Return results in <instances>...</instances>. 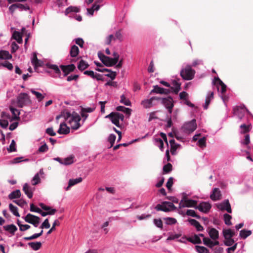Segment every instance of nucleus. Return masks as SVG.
<instances>
[{
    "label": "nucleus",
    "mask_w": 253,
    "mask_h": 253,
    "mask_svg": "<svg viewBox=\"0 0 253 253\" xmlns=\"http://www.w3.org/2000/svg\"><path fill=\"white\" fill-rule=\"evenodd\" d=\"M67 120L72 129H77L80 127L81 117L77 113H73L71 115L68 114Z\"/></svg>",
    "instance_id": "nucleus-1"
},
{
    "label": "nucleus",
    "mask_w": 253,
    "mask_h": 253,
    "mask_svg": "<svg viewBox=\"0 0 253 253\" xmlns=\"http://www.w3.org/2000/svg\"><path fill=\"white\" fill-rule=\"evenodd\" d=\"M195 72L190 65H186L180 72L181 77L185 80H192L195 75Z\"/></svg>",
    "instance_id": "nucleus-2"
},
{
    "label": "nucleus",
    "mask_w": 253,
    "mask_h": 253,
    "mask_svg": "<svg viewBox=\"0 0 253 253\" xmlns=\"http://www.w3.org/2000/svg\"><path fill=\"white\" fill-rule=\"evenodd\" d=\"M106 118H109L112 123L117 127L120 126V120L123 121L124 116L122 114L118 112H112L106 116Z\"/></svg>",
    "instance_id": "nucleus-3"
},
{
    "label": "nucleus",
    "mask_w": 253,
    "mask_h": 253,
    "mask_svg": "<svg viewBox=\"0 0 253 253\" xmlns=\"http://www.w3.org/2000/svg\"><path fill=\"white\" fill-rule=\"evenodd\" d=\"M197 128L196 121L195 119L185 122L182 127L183 131L186 133H190L193 132Z\"/></svg>",
    "instance_id": "nucleus-4"
},
{
    "label": "nucleus",
    "mask_w": 253,
    "mask_h": 253,
    "mask_svg": "<svg viewBox=\"0 0 253 253\" xmlns=\"http://www.w3.org/2000/svg\"><path fill=\"white\" fill-rule=\"evenodd\" d=\"M31 103L30 97L26 93H20L17 98V103L19 107H23Z\"/></svg>",
    "instance_id": "nucleus-5"
},
{
    "label": "nucleus",
    "mask_w": 253,
    "mask_h": 253,
    "mask_svg": "<svg viewBox=\"0 0 253 253\" xmlns=\"http://www.w3.org/2000/svg\"><path fill=\"white\" fill-rule=\"evenodd\" d=\"M160 98L157 97H152L149 99H145L141 101V105L143 108L147 109L150 108L153 106L156 105L159 102Z\"/></svg>",
    "instance_id": "nucleus-6"
},
{
    "label": "nucleus",
    "mask_w": 253,
    "mask_h": 253,
    "mask_svg": "<svg viewBox=\"0 0 253 253\" xmlns=\"http://www.w3.org/2000/svg\"><path fill=\"white\" fill-rule=\"evenodd\" d=\"M197 202L195 200L189 199L186 196H183L179 204V208L185 207H195Z\"/></svg>",
    "instance_id": "nucleus-7"
},
{
    "label": "nucleus",
    "mask_w": 253,
    "mask_h": 253,
    "mask_svg": "<svg viewBox=\"0 0 253 253\" xmlns=\"http://www.w3.org/2000/svg\"><path fill=\"white\" fill-rule=\"evenodd\" d=\"M175 208V206L172 203L169 202H164L163 205L159 204L156 207L157 211H161L165 212L169 211Z\"/></svg>",
    "instance_id": "nucleus-8"
},
{
    "label": "nucleus",
    "mask_w": 253,
    "mask_h": 253,
    "mask_svg": "<svg viewBox=\"0 0 253 253\" xmlns=\"http://www.w3.org/2000/svg\"><path fill=\"white\" fill-rule=\"evenodd\" d=\"M24 219L26 222L33 224L35 227L39 226L40 222V217L31 213H28Z\"/></svg>",
    "instance_id": "nucleus-9"
},
{
    "label": "nucleus",
    "mask_w": 253,
    "mask_h": 253,
    "mask_svg": "<svg viewBox=\"0 0 253 253\" xmlns=\"http://www.w3.org/2000/svg\"><path fill=\"white\" fill-rule=\"evenodd\" d=\"M246 111L250 115H251L250 111L246 108L244 105L237 106L234 108V115L237 116L240 120H241L243 118Z\"/></svg>",
    "instance_id": "nucleus-10"
},
{
    "label": "nucleus",
    "mask_w": 253,
    "mask_h": 253,
    "mask_svg": "<svg viewBox=\"0 0 253 253\" xmlns=\"http://www.w3.org/2000/svg\"><path fill=\"white\" fill-rule=\"evenodd\" d=\"M159 102H161L168 109L169 114L172 112V109L173 107V99L170 97L167 98H160Z\"/></svg>",
    "instance_id": "nucleus-11"
},
{
    "label": "nucleus",
    "mask_w": 253,
    "mask_h": 253,
    "mask_svg": "<svg viewBox=\"0 0 253 253\" xmlns=\"http://www.w3.org/2000/svg\"><path fill=\"white\" fill-rule=\"evenodd\" d=\"M217 208L220 211H225L228 213L232 212V210L228 200H225L222 202L217 205Z\"/></svg>",
    "instance_id": "nucleus-12"
},
{
    "label": "nucleus",
    "mask_w": 253,
    "mask_h": 253,
    "mask_svg": "<svg viewBox=\"0 0 253 253\" xmlns=\"http://www.w3.org/2000/svg\"><path fill=\"white\" fill-rule=\"evenodd\" d=\"M207 231L211 239L213 240H217L219 238L218 231L215 228L212 227H209L207 229Z\"/></svg>",
    "instance_id": "nucleus-13"
},
{
    "label": "nucleus",
    "mask_w": 253,
    "mask_h": 253,
    "mask_svg": "<svg viewBox=\"0 0 253 253\" xmlns=\"http://www.w3.org/2000/svg\"><path fill=\"white\" fill-rule=\"evenodd\" d=\"M211 208V205L208 202L201 203L197 207V209L201 211L204 212H208Z\"/></svg>",
    "instance_id": "nucleus-14"
},
{
    "label": "nucleus",
    "mask_w": 253,
    "mask_h": 253,
    "mask_svg": "<svg viewBox=\"0 0 253 253\" xmlns=\"http://www.w3.org/2000/svg\"><path fill=\"white\" fill-rule=\"evenodd\" d=\"M60 68L64 72V76H66L71 72H72L75 69V66L74 64H70L66 66L61 65Z\"/></svg>",
    "instance_id": "nucleus-15"
},
{
    "label": "nucleus",
    "mask_w": 253,
    "mask_h": 253,
    "mask_svg": "<svg viewBox=\"0 0 253 253\" xmlns=\"http://www.w3.org/2000/svg\"><path fill=\"white\" fill-rule=\"evenodd\" d=\"M100 1L97 0L94 2L91 8H87V14L90 16H92L95 10H98L100 8V5L98 3Z\"/></svg>",
    "instance_id": "nucleus-16"
},
{
    "label": "nucleus",
    "mask_w": 253,
    "mask_h": 253,
    "mask_svg": "<svg viewBox=\"0 0 253 253\" xmlns=\"http://www.w3.org/2000/svg\"><path fill=\"white\" fill-rule=\"evenodd\" d=\"M44 174V172L42 169L40 170L39 172L37 173L32 179V184L33 185H36L41 182L40 175H42Z\"/></svg>",
    "instance_id": "nucleus-17"
},
{
    "label": "nucleus",
    "mask_w": 253,
    "mask_h": 253,
    "mask_svg": "<svg viewBox=\"0 0 253 253\" xmlns=\"http://www.w3.org/2000/svg\"><path fill=\"white\" fill-rule=\"evenodd\" d=\"M169 92L168 89L161 87L158 85L154 86V88L151 91L150 93H156L160 94H167Z\"/></svg>",
    "instance_id": "nucleus-18"
},
{
    "label": "nucleus",
    "mask_w": 253,
    "mask_h": 253,
    "mask_svg": "<svg viewBox=\"0 0 253 253\" xmlns=\"http://www.w3.org/2000/svg\"><path fill=\"white\" fill-rule=\"evenodd\" d=\"M70 129L69 127L67 126L66 124L64 123H61L60 127L57 131V132L59 134H66L69 133Z\"/></svg>",
    "instance_id": "nucleus-19"
},
{
    "label": "nucleus",
    "mask_w": 253,
    "mask_h": 253,
    "mask_svg": "<svg viewBox=\"0 0 253 253\" xmlns=\"http://www.w3.org/2000/svg\"><path fill=\"white\" fill-rule=\"evenodd\" d=\"M221 192L218 188H214L212 193L211 195V198L213 201H217L220 199Z\"/></svg>",
    "instance_id": "nucleus-20"
},
{
    "label": "nucleus",
    "mask_w": 253,
    "mask_h": 253,
    "mask_svg": "<svg viewBox=\"0 0 253 253\" xmlns=\"http://www.w3.org/2000/svg\"><path fill=\"white\" fill-rule=\"evenodd\" d=\"M3 118H6L7 119H10V115L9 114H7L6 113H3ZM8 125V122L7 120H5L4 119H0V126H1V127L3 128H5L7 127Z\"/></svg>",
    "instance_id": "nucleus-21"
},
{
    "label": "nucleus",
    "mask_w": 253,
    "mask_h": 253,
    "mask_svg": "<svg viewBox=\"0 0 253 253\" xmlns=\"http://www.w3.org/2000/svg\"><path fill=\"white\" fill-rule=\"evenodd\" d=\"M4 229L11 234L10 236L13 235L17 230V228L14 224H10L3 226Z\"/></svg>",
    "instance_id": "nucleus-22"
},
{
    "label": "nucleus",
    "mask_w": 253,
    "mask_h": 253,
    "mask_svg": "<svg viewBox=\"0 0 253 253\" xmlns=\"http://www.w3.org/2000/svg\"><path fill=\"white\" fill-rule=\"evenodd\" d=\"M171 147V153L172 155H175L176 150L180 146L177 143H176L174 139H171L169 141Z\"/></svg>",
    "instance_id": "nucleus-23"
},
{
    "label": "nucleus",
    "mask_w": 253,
    "mask_h": 253,
    "mask_svg": "<svg viewBox=\"0 0 253 253\" xmlns=\"http://www.w3.org/2000/svg\"><path fill=\"white\" fill-rule=\"evenodd\" d=\"M223 234L225 239L232 238L235 235V232L231 229H225L223 230Z\"/></svg>",
    "instance_id": "nucleus-24"
},
{
    "label": "nucleus",
    "mask_w": 253,
    "mask_h": 253,
    "mask_svg": "<svg viewBox=\"0 0 253 253\" xmlns=\"http://www.w3.org/2000/svg\"><path fill=\"white\" fill-rule=\"evenodd\" d=\"M218 83L217 89L222 93H224L226 90V85L219 78L216 79Z\"/></svg>",
    "instance_id": "nucleus-25"
},
{
    "label": "nucleus",
    "mask_w": 253,
    "mask_h": 253,
    "mask_svg": "<svg viewBox=\"0 0 253 253\" xmlns=\"http://www.w3.org/2000/svg\"><path fill=\"white\" fill-rule=\"evenodd\" d=\"M83 179L82 177H78L76 179H71L69 181V184L67 187L66 188V190H68L70 187L73 186L81 182H82Z\"/></svg>",
    "instance_id": "nucleus-26"
},
{
    "label": "nucleus",
    "mask_w": 253,
    "mask_h": 253,
    "mask_svg": "<svg viewBox=\"0 0 253 253\" xmlns=\"http://www.w3.org/2000/svg\"><path fill=\"white\" fill-rule=\"evenodd\" d=\"M189 222L191 224V225L195 227L197 231H201L203 230V227L201 225L200 223L196 220L194 219H190L189 220Z\"/></svg>",
    "instance_id": "nucleus-27"
},
{
    "label": "nucleus",
    "mask_w": 253,
    "mask_h": 253,
    "mask_svg": "<svg viewBox=\"0 0 253 253\" xmlns=\"http://www.w3.org/2000/svg\"><path fill=\"white\" fill-rule=\"evenodd\" d=\"M23 190L29 198L30 199L33 197V193L27 183H25L23 185Z\"/></svg>",
    "instance_id": "nucleus-28"
},
{
    "label": "nucleus",
    "mask_w": 253,
    "mask_h": 253,
    "mask_svg": "<svg viewBox=\"0 0 253 253\" xmlns=\"http://www.w3.org/2000/svg\"><path fill=\"white\" fill-rule=\"evenodd\" d=\"M12 56L9 52L6 50H1L0 51V59H11Z\"/></svg>",
    "instance_id": "nucleus-29"
},
{
    "label": "nucleus",
    "mask_w": 253,
    "mask_h": 253,
    "mask_svg": "<svg viewBox=\"0 0 253 253\" xmlns=\"http://www.w3.org/2000/svg\"><path fill=\"white\" fill-rule=\"evenodd\" d=\"M32 65L35 67V68L38 67L39 66H41L42 62L38 59L37 57V55L35 53H33V58L31 60Z\"/></svg>",
    "instance_id": "nucleus-30"
},
{
    "label": "nucleus",
    "mask_w": 253,
    "mask_h": 253,
    "mask_svg": "<svg viewBox=\"0 0 253 253\" xmlns=\"http://www.w3.org/2000/svg\"><path fill=\"white\" fill-rule=\"evenodd\" d=\"M12 37L18 43H21L22 42V36L20 32L16 31H14L12 34Z\"/></svg>",
    "instance_id": "nucleus-31"
},
{
    "label": "nucleus",
    "mask_w": 253,
    "mask_h": 253,
    "mask_svg": "<svg viewBox=\"0 0 253 253\" xmlns=\"http://www.w3.org/2000/svg\"><path fill=\"white\" fill-rule=\"evenodd\" d=\"M30 91L33 94L35 95L39 102L41 101L44 98V95H42L41 93L36 91L35 89L32 88L30 89Z\"/></svg>",
    "instance_id": "nucleus-32"
},
{
    "label": "nucleus",
    "mask_w": 253,
    "mask_h": 253,
    "mask_svg": "<svg viewBox=\"0 0 253 253\" xmlns=\"http://www.w3.org/2000/svg\"><path fill=\"white\" fill-rule=\"evenodd\" d=\"M188 239L189 242L194 244L201 243V240L200 238H199V235H195L192 237H189Z\"/></svg>",
    "instance_id": "nucleus-33"
},
{
    "label": "nucleus",
    "mask_w": 253,
    "mask_h": 253,
    "mask_svg": "<svg viewBox=\"0 0 253 253\" xmlns=\"http://www.w3.org/2000/svg\"><path fill=\"white\" fill-rule=\"evenodd\" d=\"M28 245L34 251H38L42 247V243L40 242H30Z\"/></svg>",
    "instance_id": "nucleus-34"
},
{
    "label": "nucleus",
    "mask_w": 253,
    "mask_h": 253,
    "mask_svg": "<svg viewBox=\"0 0 253 253\" xmlns=\"http://www.w3.org/2000/svg\"><path fill=\"white\" fill-rule=\"evenodd\" d=\"M104 60L102 63L104 64L106 66L111 67L116 65L113 60L112 58L107 56L106 57H104Z\"/></svg>",
    "instance_id": "nucleus-35"
},
{
    "label": "nucleus",
    "mask_w": 253,
    "mask_h": 253,
    "mask_svg": "<svg viewBox=\"0 0 253 253\" xmlns=\"http://www.w3.org/2000/svg\"><path fill=\"white\" fill-rule=\"evenodd\" d=\"M21 196V192L19 190H16L12 192L8 195V198L12 200L16 198H18Z\"/></svg>",
    "instance_id": "nucleus-36"
},
{
    "label": "nucleus",
    "mask_w": 253,
    "mask_h": 253,
    "mask_svg": "<svg viewBox=\"0 0 253 253\" xmlns=\"http://www.w3.org/2000/svg\"><path fill=\"white\" fill-rule=\"evenodd\" d=\"M118 111H121L124 112L126 115L129 116L131 114V110L128 108H126L122 106H118L116 108Z\"/></svg>",
    "instance_id": "nucleus-37"
},
{
    "label": "nucleus",
    "mask_w": 253,
    "mask_h": 253,
    "mask_svg": "<svg viewBox=\"0 0 253 253\" xmlns=\"http://www.w3.org/2000/svg\"><path fill=\"white\" fill-rule=\"evenodd\" d=\"M28 161H29L28 159H25L23 160L22 157H16V158H15L14 159H13V160L9 161L8 164L13 165V164H18L21 162H28Z\"/></svg>",
    "instance_id": "nucleus-38"
},
{
    "label": "nucleus",
    "mask_w": 253,
    "mask_h": 253,
    "mask_svg": "<svg viewBox=\"0 0 253 253\" xmlns=\"http://www.w3.org/2000/svg\"><path fill=\"white\" fill-rule=\"evenodd\" d=\"M79 52V49L77 46L74 45L72 46L70 53L72 57H76Z\"/></svg>",
    "instance_id": "nucleus-39"
},
{
    "label": "nucleus",
    "mask_w": 253,
    "mask_h": 253,
    "mask_svg": "<svg viewBox=\"0 0 253 253\" xmlns=\"http://www.w3.org/2000/svg\"><path fill=\"white\" fill-rule=\"evenodd\" d=\"M43 233V230H41V232L39 233H36L29 237H24V240L25 241L32 240L37 239L40 237Z\"/></svg>",
    "instance_id": "nucleus-40"
},
{
    "label": "nucleus",
    "mask_w": 253,
    "mask_h": 253,
    "mask_svg": "<svg viewBox=\"0 0 253 253\" xmlns=\"http://www.w3.org/2000/svg\"><path fill=\"white\" fill-rule=\"evenodd\" d=\"M88 66V63L86 61L81 60L78 64V68L80 70L83 71L87 68Z\"/></svg>",
    "instance_id": "nucleus-41"
},
{
    "label": "nucleus",
    "mask_w": 253,
    "mask_h": 253,
    "mask_svg": "<svg viewBox=\"0 0 253 253\" xmlns=\"http://www.w3.org/2000/svg\"><path fill=\"white\" fill-rule=\"evenodd\" d=\"M9 208L11 212L16 216L19 217L20 214L18 211V209L16 207L13 205L12 204H9Z\"/></svg>",
    "instance_id": "nucleus-42"
},
{
    "label": "nucleus",
    "mask_w": 253,
    "mask_h": 253,
    "mask_svg": "<svg viewBox=\"0 0 253 253\" xmlns=\"http://www.w3.org/2000/svg\"><path fill=\"white\" fill-rule=\"evenodd\" d=\"M252 233L250 230H242L240 232L239 236L241 238L246 239Z\"/></svg>",
    "instance_id": "nucleus-43"
},
{
    "label": "nucleus",
    "mask_w": 253,
    "mask_h": 253,
    "mask_svg": "<svg viewBox=\"0 0 253 253\" xmlns=\"http://www.w3.org/2000/svg\"><path fill=\"white\" fill-rule=\"evenodd\" d=\"M195 249L198 253H209V250L204 246H196Z\"/></svg>",
    "instance_id": "nucleus-44"
},
{
    "label": "nucleus",
    "mask_w": 253,
    "mask_h": 253,
    "mask_svg": "<svg viewBox=\"0 0 253 253\" xmlns=\"http://www.w3.org/2000/svg\"><path fill=\"white\" fill-rule=\"evenodd\" d=\"M80 11V8L77 7L75 6H70L66 8L65 13L66 15H67L70 12H78Z\"/></svg>",
    "instance_id": "nucleus-45"
},
{
    "label": "nucleus",
    "mask_w": 253,
    "mask_h": 253,
    "mask_svg": "<svg viewBox=\"0 0 253 253\" xmlns=\"http://www.w3.org/2000/svg\"><path fill=\"white\" fill-rule=\"evenodd\" d=\"M223 218H224V221L225 222V224L227 225H232V222H231V219L232 218V217L230 215L225 213L223 215Z\"/></svg>",
    "instance_id": "nucleus-46"
},
{
    "label": "nucleus",
    "mask_w": 253,
    "mask_h": 253,
    "mask_svg": "<svg viewBox=\"0 0 253 253\" xmlns=\"http://www.w3.org/2000/svg\"><path fill=\"white\" fill-rule=\"evenodd\" d=\"M197 145L201 148H204L206 146V138L203 137L199 139L197 142Z\"/></svg>",
    "instance_id": "nucleus-47"
},
{
    "label": "nucleus",
    "mask_w": 253,
    "mask_h": 253,
    "mask_svg": "<svg viewBox=\"0 0 253 253\" xmlns=\"http://www.w3.org/2000/svg\"><path fill=\"white\" fill-rule=\"evenodd\" d=\"M120 102L125 104L126 106H130L131 104V103L129 101V100L127 98H126L125 95L123 94L121 96V100Z\"/></svg>",
    "instance_id": "nucleus-48"
},
{
    "label": "nucleus",
    "mask_w": 253,
    "mask_h": 253,
    "mask_svg": "<svg viewBox=\"0 0 253 253\" xmlns=\"http://www.w3.org/2000/svg\"><path fill=\"white\" fill-rule=\"evenodd\" d=\"M166 223L168 225H172L176 223V219L173 217H166L164 218Z\"/></svg>",
    "instance_id": "nucleus-49"
},
{
    "label": "nucleus",
    "mask_w": 253,
    "mask_h": 253,
    "mask_svg": "<svg viewBox=\"0 0 253 253\" xmlns=\"http://www.w3.org/2000/svg\"><path fill=\"white\" fill-rule=\"evenodd\" d=\"M10 111L12 113L13 115L12 119V120H16L18 118V115L19 114V113L16 109H15L14 108L11 107L10 108Z\"/></svg>",
    "instance_id": "nucleus-50"
},
{
    "label": "nucleus",
    "mask_w": 253,
    "mask_h": 253,
    "mask_svg": "<svg viewBox=\"0 0 253 253\" xmlns=\"http://www.w3.org/2000/svg\"><path fill=\"white\" fill-rule=\"evenodd\" d=\"M47 66L49 68L52 69L56 74L58 75L60 74V70L58 66L53 64H48Z\"/></svg>",
    "instance_id": "nucleus-51"
},
{
    "label": "nucleus",
    "mask_w": 253,
    "mask_h": 253,
    "mask_svg": "<svg viewBox=\"0 0 253 253\" xmlns=\"http://www.w3.org/2000/svg\"><path fill=\"white\" fill-rule=\"evenodd\" d=\"M13 202L21 208H24L27 204L26 202L23 199L14 200Z\"/></svg>",
    "instance_id": "nucleus-52"
},
{
    "label": "nucleus",
    "mask_w": 253,
    "mask_h": 253,
    "mask_svg": "<svg viewBox=\"0 0 253 253\" xmlns=\"http://www.w3.org/2000/svg\"><path fill=\"white\" fill-rule=\"evenodd\" d=\"M116 136L115 134H111L109 135V136L108 137V141L110 143V148L112 147L113 146L114 142L116 140Z\"/></svg>",
    "instance_id": "nucleus-53"
},
{
    "label": "nucleus",
    "mask_w": 253,
    "mask_h": 253,
    "mask_svg": "<svg viewBox=\"0 0 253 253\" xmlns=\"http://www.w3.org/2000/svg\"><path fill=\"white\" fill-rule=\"evenodd\" d=\"M203 240L204 244L206 246L209 247L210 248H211V245H212V241H211V239H210L209 238L204 237Z\"/></svg>",
    "instance_id": "nucleus-54"
},
{
    "label": "nucleus",
    "mask_w": 253,
    "mask_h": 253,
    "mask_svg": "<svg viewBox=\"0 0 253 253\" xmlns=\"http://www.w3.org/2000/svg\"><path fill=\"white\" fill-rule=\"evenodd\" d=\"M156 145H157L160 149L163 151L164 149V142L160 138H156L155 139Z\"/></svg>",
    "instance_id": "nucleus-55"
},
{
    "label": "nucleus",
    "mask_w": 253,
    "mask_h": 253,
    "mask_svg": "<svg viewBox=\"0 0 253 253\" xmlns=\"http://www.w3.org/2000/svg\"><path fill=\"white\" fill-rule=\"evenodd\" d=\"M115 39L119 40L120 42H122L124 40L123 36L120 30L117 31L115 34Z\"/></svg>",
    "instance_id": "nucleus-56"
},
{
    "label": "nucleus",
    "mask_w": 253,
    "mask_h": 253,
    "mask_svg": "<svg viewBox=\"0 0 253 253\" xmlns=\"http://www.w3.org/2000/svg\"><path fill=\"white\" fill-rule=\"evenodd\" d=\"M73 157H70L66 158H65L63 160L62 164L65 165H69L73 163Z\"/></svg>",
    "instance_id": "nucleus-57"
},
{
    "label": "nucleus",
    "mask_w": 253,
    "mask_h": 253,
    "mask_svg": "<svg viewBox=\"0 0 253 253\" xmlns=\"http://www.w3.org/2000/svg\"><path fill=\"white\" fill-rule=\"evenodd\" d=\"M172 170V165L170 163H168L165 165L163 167L164 172L166 173L170 172Z\"/></svg>",
    "instance_id": "nucleus-58"
},
{
    "label": "nucleus",
    "mask_w": 253,
    "mask_h": 253,
    "mask_svg": "<svg viewBox=\"0 0 253 253\" xmlns=\"http://www.w3.org/2000/svg\"><path fill=\"white\" fill-rule=\"evenodd\" d=\"M0 66L6 68L9 70H12L13 68L12 64L7 61H5L4 63H1Z\"/></svg>",
    "instance_id": "nucleus-59"
},
{
    "label": "nucleus",
    "mask_w": 253,
    "mask_h": 253,
    "mask_svg": "<svg viewBox=\"0 0 253 253\" xmlns=\"http://www.w3.org/2000/svg\"><path fill=\"white\" fill-rule=\"evenodd\" d=\"M56 211V210L55 209L51 210V211H47V212L42 211L41 210V211L40 212H39V213H40L42 215V216H45L48 214L49 215H53L55 213Z\"/></svg>",
    "instance_id": "nucleus-60"
},
{
    "label": "nucleus",
    "mask_w": 253,
    "mask_h": 253,
    "mask_svg": "<svg viewBox=\"0 0 253 253\" xmlns=\"http://www.w3.org/2000/svg\"><path fill=\"white\" fill-rule=\"evenodd\" d=\"M250 126H247L245 124H243L240 126L241 132L242 133H245L247 132H248L250 130Z\"/></svg>",
    "instance_id": "nucleus-61"
},
{
    "label": "nucleus",
    "mask_w": 253,
    "mask_h": 253,
    "mask_svg": "<svg viewBox=\"0 0 253 253\" xmlns=\"http://www.w3.org/2000/svg\"><path fill=\"white\" fill-rule=\"evenodd\" d=\"M60 224V222L58 220H55L52 224V226L51 229L47 232V234H50L53 230L55 229V226H58Z\"/></svg>",
    "instance_id": "nucleus-62"
},
{
    "label": "nucleus",
    "mask_w": 253,
    "mask_h": 253,
    "mask_svg": "<svg viewBox=\"0 0 253 253\" xmlns=\"http://www.w3.org/2000/svg\"><path fill=\"white\" fill-rule=\"evenodd\" d=\"M50 225L49 223L48 219L47 218L45 219L43 222L42 223V224L40 226V228H41L42 230L43 228L48 229L50 227Z\"/></svg>",
    "instance_id": "nucleus-63"
},
{
    "label": "nucleus",
    "mask_w": 253,
    "mask_h": 253,
    "mask_svg": "<svg viewBox=\"0 0 253 253\" xmlns=\"http://www.w3.org/2000/svg\"><path fill=\"white\" fill-rule=\"evenodd\" d=\"M154 223L157 227L161 229L163 228V222L161 219H154Z\"/></svg>",
    "instance_id": "nucleus-64"
}]
</instances>
